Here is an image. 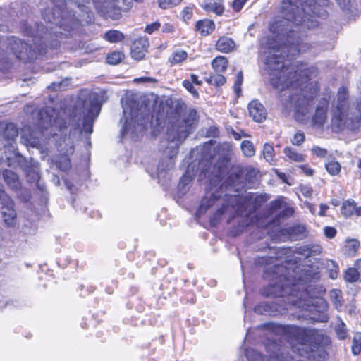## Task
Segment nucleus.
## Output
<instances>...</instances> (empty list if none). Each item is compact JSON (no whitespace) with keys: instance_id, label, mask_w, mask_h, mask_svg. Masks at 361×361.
<instances>
[{"instance_id":"nucleus-38","label":"nucleus","mask_w":361,"mask_h":361,"mask_svg":"<svg viewBox=\"0 0 361 361\" xmlns=\"http://www.w3.org/2000/svg\"><path fill=\"white\" fill-rule=\"evenodd\" d=\"M240 147L245 157H251L255 155V148L251 141L243 140L241 142Z\"/></svg>"},{"instance_id":"nucleus-6","label":"nucleus","mask_w":361,"mask_h":361,"mask_svg":"<svg viewBox=\"0 0 361 361\" xmlns=\"http://www.w3.org/2000/svg\"><path fill=\"white\" fill-rule=\"evenodd\" d=\"M318 336L315 330L305 329L298 326L288 327V341L293 351L301 356L305 355L313 346L314 340Z\"/></svg>"},{"instance_id":"nucleus-62","label":"nucleus","mask_w":361,"mask_h":361,"mask_svg":"<svg viewBox=\"0 0 361 361\" xmlns=\"http://www.w3.org/2000/svg\"><path fill=\"white\" fill-rule=\"evenodd\" d=\"M183 18L185 21L190 20L192 16V9L189 7H186L183 9Z\"/></svg>"},{"instance_id":"nucleus-51","label":"nucleus","mask_w":361,"mask_h":361,"mask_svg":"<svg viewBox=\"0 0 361 361\" xmlns=\"http://www.w3.org/2000/svg\"><path fill=\"white\" fill-rule=\"evenodd\" d=\"M324 234L326 238L333 239L337 234V230L333 226H327L324 228Z\"/></svg>"},{"instance_id":"nucleus-3","label":"nucleus","mask_w":361,"mask_h":361,"mask_svg":"<svg viewBox=\"0 0 361 361\" xmlns=\"http://www.w3.org/2000/svg\"><path fill=\"white\" fill-rule=\"evenodd\" d=\"M198 121L197 113L191 109L187 115L179 116L174 123H170L167 127V140L174 144L173 154L163 158L157 166L158 178L164 177V174L171 170L175 161L173 157L177 154L179 145L190 135L196 127Z\"/></svg>"},{"instance_id":"nucleus-61","label":"nucleus","mask_w":361,"mask_h":361,"mask_svg":"<svg viewBox=\"0 0 361 361\" xmlns=\"http://www.w3.org/2000/svg\"><path fill=\"white\" fill-rule=\"evenodd\" d=\"M191 179L192 178L190 176H188L187 174H184L180 179L178 187L180 188H183L191 181Z\"/></svg>"},{"instance_id":"nucleus-2","label":"nucleus","mask_w":361,"mask_h":361,"mask_svg":"<svg viewBox=\"0 0 361 361\" xmlns=\"http://www.w3.org/2000/svg\"><path fill=\"white\" fill-rule=\"evenodd\" d=\"M268 199L267 195L253 193H248L245 196L231 195L226 197V202L224 203L222 207L217 210L216 214H224L231 207L235 210L238 214L242 216L238 220V226L233 227L230 231L232 236L239 235L245 228L251 224H255L259 228H267L271 224L270 210L267 211V214L264 217L253 216L252 213L259 208Z\"/></svg>"},{"instance_id":"nucleus-39","label":"nucleus","mask_w":361,"mask_h":361,"mask_svg":"<svg viewBox=\"0 0 361 361\" xmlns=\"http://www.w3.org/2000/svg\"><path fill=\"white\" fill-rule=\"evenodd\" d=\"M226 81V78L221 74H216L206 78V82L216 87L222 86Z\"/></svg>"},{"instance_id":"nucleus-41","label":"nucleus","mask_w":361,"mask_h":361,"mask_svg":"<svg viewBox=\"0 0 361 361\" xmlns=\"http://www.w3.org/2000/svg\"><path fill=\"white\" fill-rule=\"evenodd\" d=\"M348 99V91L345 87H341L338 91L337 105L345 106Z\"/></svg>"},{"instance_id":"nucleus-37","label":"nucleus","mask_w":361,"mask_h":361,"mask_svg":"<svg viewBox=\"0 0 361 361\" xmlns=\"http://www.w3.org/2000/svg\"><path fill=\"white\" fill-rule=\"evenodd\" d=\"M124 54L119 51H113L106 56V62L111 65H116L124 59Z\"/></svg>"},{"instance_id":"nucleus-43","label":"nucleus","mask_w":361,"mask_h":361,"mask_svg":"<svg viewBox=\"0 0 361 361\" xmlns=\"http://www.w3.org/2000/svg\"><path fill=\"white\" fill-rule=\"evenodd\" d=\"M188 54L186 51L183 50L178 51L173 53L171 59H170V62L171 63H179L182 61H185L187 59Z\"/></svg>"},{"instance_id":"nucleus-33","label":"nucleus","mask_w":361,"mask_h":361,"mask_svg":"<svg viewBox=\"0 0 361 361\" xmlns=\"http://www.w3.org/2000/svg\"><path fill=\"white\" fill-rule=\"evenodd\" d=\"M212 66L216 73H223L228 67V61L224 56H217L213 59Z\"/></svg>"},{"instance_id":"nucleus-59","label":"nucleus","mask_w":361,"mask_h":361,"mask_svg":"<svg viewBox=\"0 0 361 361\" xmlns=\"http://www.w3.org/2000/svg\"><path fill=\"white\" fill-rule=\"evenodd\" d=\"M247 0H234L233 8L235 11H240Z\"/></svg>"},{"instance_id":"nucleus-5","label":"nucleus","mask_w":361,"mask_h":361,"mask_svg":"<svg viewBox=\"0 0 361 361\" xmlns=\"http://www.w3.org/2000/svg\"><path fill=\"white\" fill-rule=\"evenodd\" d=\"M127 110L123 109L125 124L121 129L123 136L130 135L133 139H137L147 129L148 123L152 119L149 109L146 107L129 113L130 118L127 116Z\"/></svg>"},{"instance_id":"nucleus-35","label":"nucleus","mask_w":361,"mask_h":361,"mask_svg":"<svg viewBox=\"0 0 361 361\" xmlns=\"http://www.w3.org/2000/svg\"><path fill=\"white\" fill-rule=\"evenodd\" d=\"M343 278L348 283H355L358 281H361V275L353 267H348L343 274Z\"/></svg>"},{"instance_id":"nucleus-25","label":"nucleus","mask_w":361,"mask_h":361,"mask_svg":"<svg viewBox=\"0 0 361 361\" xmlns=\"http://www.w3.org/2000/svg\"><path fill=\"white\" fill-rule=\"evenodd\" d=\"M3 178L8 186L14 190L20 188V182L18 175L11 170L6 169L3 171Z\"/></svg>"},{"instance_id":"nucleus-45","label":"nucleus","mask_w":361,"mask_h":361,"mask_svg":"<svg viewBox=\"0 0 361 361\" xmlns=\"http://www.w3.org/2000/svg\"><path fill=\"white\" fill-rule=\"evenodd\" d=\"M22 138L27 142V144L32 147H39L40 146V140L39 138L33 137L31 134L27 135L25 133L22 135Z\"/></svg>"},{"instance_id":"nucleus-12","label":"nucleus","mask_w":361,"mask_h":361,"mask_svg":"<svg viewBox=\"0 0 361 361\" xmlns=\"http://www.w3.org/2000/svg\"><path fill=\"white\" fill-rule=\"evenodd\" d=\"M258 171L253 168L247 167L239 172L231 173L228 178V182L235 190L238 191L240 188H243L247 184H255Z\"/></svg>"},{"instance_id":"nucleus-50","label":"nucleus","mask_w":361,"mask_h":361,"mask_svg":"<svg viewBox=\"0 0 361 361\" xmlns=\"http://www.w3.org/2000/svg\"><path fill=\"white\" fill-rule=\"evenodd\" d=\"M311 151L315 156L319 158H324L328 154V150L326 149L322 148L319 146H313Z\"/></svg>"},{"instance_id":"nucleus-47","label":"nucleus","mask_w":361,"mask_h":361,"mask_svg":"<svg viewBox=\"0 0 361 361\" xmlns=\"http://www.w3.org/2000/svg\"><path fill=\"white\" fill-rule=\"evenodd\" d=\"M243 81V72L240 71L236 75L235 81L233 85V90L235 93L237 94L238 97L240 96V94L241 92V88L240 86Z\"/></svg>"},{"instance_id":"nucleus-57","label":"nucleus","mask_w":361,"mask_h":361,"mask_svg":"<svg viewBox=\"0 0 361 361\" xmlns=\"http://www.w3.org/2000/svg\"><path fill=\"white\" fill-rule=\"evenodd\" d=\"M161 27V24L159 22H154L149 24L146 26L145 32L148 34H152L154 31L158 30Z\"/></svg>"},{"instance_id":"nucleus-20","label":"nucleus","mask_w":361,"mask_h":361,"mask_svg":"<svg viewBox=\"0 0 361 361\" xmlns=\"http://www.w3.org/2000/svg\"><path fill=\"white\" fill-rule=\"evenodd\" d=\"M212 171H210L209 169H204L202 173L211 182L219 183L226 171V166L222 163L218 162L212 166Z\"/></svg>"},{"instance_id":"nucleus-16","label":"nucleus","mask_w":361,"mask_h":361,"mask_svg":"<svg viewBox=\"0 0 361 361\" xmlns=\"http://www.w3.org/2000/svg\"><path fill=\"white\" fill-rule=\"evenodd\" d=\"M341 214L345 219L354 216L356 217L361 216V205L357 206V202L353 199H347L341 204Z\"/></svg>"},{"instance_id":"nucleus-30","label":"nucleus","mask_w":361,"mask_h":361,"mask_svg":"<svg viewBox=\"0 0 361 361\" xmlns=\"http://www.w3.org/2000/svg\"><path fill=\"white\" fill-rule=\"evenodd\" d=\"M324 167L327 173L331 176L339 175L341 171V165L335 157H332L328 160L325 163Z\"/></svg>"},{"instance_id":"nucleus-23","label":"nucleus","mask_w":361,"mask_h":361,"mask_svg":"<svg viewBox=\"0 0 361 361\" xmlns=\"http://www.w3.org/2000/svg\"><path fill=\"white\" fill-rule=\"evenodd\" d=\"M202 7L207 12H213L221 16L224 11V6L222 0H205Z\"/></svg>"},{"instance_id":"nucleus-63","label":"nucleus","mask_w":361,"mask_h":361,"mask_svg":"<svg viewBox=\"0 0 361 361\" xmlns=\"http://www.w3.org/2000/svg\"><path fill=\"white\" fill-rule=\"evenodd\" d=\"M219 129L216 126H210L207 132V135L208 137H216L218 136Z\"/></svg>"},{"instance_id":"nucleus-29","label":"nucleus","mask_w":361,"mask_h":361,"mask_svg":"<svg viewBox=\"0 0 361 361\" xmlns=\"http://www.w3.org/2000/svg\"><path fill=\"white\" fill-rule=\"evenodd\" d=\"M259 336L262 339L264 338L267 341H264V345L267 353L270 350L269 338L271 336V322H267L257 327Z\"/></svg>"},{"instance_id":"nucleus-32","label":"nucleus","mask_w":361,"mask_h":361,"mask_svg":"<svg viewBox=\"0 0 361 361\" xmlns=\"http://www.w3.org/2000/svg\"><path fill=\"white\" fill-rule=\"evenodd\" d=\"M245 355L248 361H270V355H264L256 350L249 348L246 350Z\"/></svg>"},{"instance_id":"nucleus-56","label":"nucleus","mask_w":361,"mask_h":361,"mask_svg":"<svg viewBox=\"0 0 361 361\" xmlns=\"http://www.w3.org/2000/svg\"><path fill=\"white\" fill-rule=\"evenodd\" d=\"M18 163L20 167L25 171V172H30V166L28 161L23 157L19 156L18 157Z\"/></svg>"},{"instance_id":"nucleus-34","label":"nucleus","mask_w":361,"mask_h":361,"mask_svg":"<svg viewBox=\"0 0 361 361\" xmlns=\"http://www.w3.org/2000/svg\"><path fill=\"white\" fill-rule=\"evenodd\" d=\"M283 153L291 161L295 162H302L305 161V155L298 152L295 149L290 147H286L283 149Z\"/></svg>"},{"instance_id":"nucleus-10","label":"nucleus","mask_w":361,"mask_h":361,"mask_svg":"<svg viewBox=\"0 0 361 361\" xmlns=\"http://www.w3.org/2000/svg\"><path fill=\"white\" fill-rule=\"evenodd\" d=\"M259 66L264 83L271 82V38L269 35L259 39Z\"/></svg>"},{"instance_id":"nucleus-40","label":"nucleus","mask_w":361,"mask_h":361,"mask_svg":"<svg viewBox=\"0 0 361 361\" xmlns=\"http://www.w3.org/2000/svg\"><path fill=\"white\" fill-rule=\"evenodd\" d=\"M344 107L342 104L336 105L332 114V121H336L340 124L344 118Z\"/></svg>"},{"instance_id":"nucleus-17","label":"nucleus","mask_w":361,"mask_h":361,"mask_svg":"<svg viewBox=\"0 0 361 361\" xmlns=\"http://www.w3.org/2000/svg\"><path fill=\"white\" fill-rule=\"evenodd\" d=\"M149 40L146 37H140L134 41L131 47V56L135 60L142 59L149 47Z\"/></svg>"},{"instance_id":"nucleus-26","label":"nucleus","mask_w":361,"mask_h":361,"mask_svg":"<svg viewBox=\"0 0 361 361\" xmlns=\"http://www.w3.org/2000/svg\"><path fill=\"white\" fill-rule=\"evenodd\" d=\"M0 130L3 137L8 142L14 140L18 135V129L13 123H6L4 126H0Z\"/></svg>"},{"instance_id":"nucleus-1","label":"nucleus","mask_w":361,"mask_h":361,"mask_svg":"<svg viewBox=\"0 0 361 361\" xmlns=\"http://www.w3.org/2000/svg\"><path fill=\"white\" fill-rule=\"evenodd\" d=\"M302 39L287 27L279 28L272 23V87L281 91L300 89L311 78V68L292 61L300 52Z\"/></svg>"},{"instance_id":"nucleus-18","label":"nucleus","mask_w":361,"mask_h":361,"mask_svg":"<svg viewBox=\"0 0 361 361\" xmlns=\"http://www.w3.org/2000/svg\"><path fill=\"white\" fill-rule=\"evenodd\" d=\"M255 265L257 270L262 272V278L268 283H271V257L268 256L257 257L255 259Z\"/></svg>"},{"instance_id":"nucleus-9","label":"nucleus","mask_w":361,"mask_h":361,"mask_svg":"<svg viewBox=\"0 0 361 361\" xmlns=\"http://www.w3.org/2000/svg\"><path fill=\"white\" fill-rule=\"evenodd\" d=\"M295 209L293 203L284 196H279L272 200V229L279 226L282 221L294 216Z\"/></svg>"},{"instance_id":"nucleus-54","label":"nucleus","mask_w":361,"mask_h":361,"mask_svg":"<svg viewBox=\"0 0 361 361\" xmlns=\"http://www.w3.org/2000/svg\"><path fill=\"white\" fill-rule=\"evenodd\" d=\"M56 165L61 171H66L71 168V161L69 159L64 157L59 161Z\"/></svg>"},{"instance_id":"nucleus-11","label":"nucleus","mask_w":361,"mask_h":361,"mask_svg":"<svg viewBox=\"0 0 361 361\" xmlns=\"http://www.w3.org/2000/svg\"><path fill=\"white\" fill-rule=\"evenodd\" d=\"M8 41L9 49L18 60L26 63L37 57V54L35 49L23 40L16 37H11L8 39Z\"/></svg>"},{"instance_id":"nucleus-60","label":"nucleus","mask_w":361,"mask_h":361,"mask_svg":"<svg viewBox=\"0 0 361 361\" xmlns=\"http://www.w3.org/2000/svg\"><path fill=\"white\" fill-rule=\"evenodd\" d=\"M339 268L338 265L334 264L333 268L329 269V277L332 279H336L338 277Z\"/></svg>"},{"instance_id":"nucleus-53","label":"nucleus","mask_w":361,"mask_h":361,"mask_svg":"<svg viewBox=\"0 0 361 361\" xmlns=\"http://www.w3.org/2000/svg\"><path fill=\"white\" fill-rule=\"evenodd\" d=\"M136 83H149V84H157L158 82V80L155 78L152 77H140V78H136L133 80Z\"/></svg>"},{"instance_id":"nucleus-28","label":"nucleus","mask_w":361,"mask_h":361,"mask_svg":"<svg viewBox=\"0 0 361 361\" xmlns=\"http://www.w3.org/2000/svg\"><path fill=\"white\" fill-rule=\"evenodd\" d=\"M219 201L218 198L214 195L211 194L209 197H204L200 202V204L196 212V214L198 216L203 215L211 207L214 206V204Z\"/></svg>"},{"instance_id":"nucleus-36","label":"nucleus","mask_w":361,"mask_h":361,"mask_svg":"<svg viewBox=\"0 0 361 361\" xmlns=\"http://www.w3.org/2000/svg\"><path fill=\"white\" fill-rule=\"evenodd\" d=\"M104 39L111 43L121 42L124 39L123 34L118 30H109L104 34Z\"/></svg>"},{"instance_id":"nucleus-48","label":"nucleus","mask_w":361,"mask_h":361,"mask_svg":"<svg viewBox=\"0 0 361 361\" xmlns=\"http://www.w3.org/2000/svg\"><path fill=\"white\" fill-rule=\"evenodd\" d=\"M305 140V134L302 131L298 130L295 133V134L293 136V140H291V142L294 145H301Z\"/></svg>"},{"instance_id":"nucleus-42","label":"nucleus","mask_w":361,"mask_h":361,"mask_svg":"<svg viewBox=\"0 0 361 361\" xmlns=\"http://www.w3.org/2000/svg\"><path fill=\"white\" fill-rule=\"evenodd\" d=\"M352 352L354 355H358L361 352V334L356 333L354 335L353 345H352Z\"/></svg>"},{"instance_id":"nucleus-4","label":"nucleus","mask_w":361,"mask_h":361,"mask_svg":"<svg viewBox=\"0 0 361 361\" xmlns=\"http://www.w3.org/2000/svg\"><path fill=\"white\" fill-rule=\"evenodd\" d=\"M102 105L100 96L94 92L89 93L84 99H79L75 109V117L78 112V121L82 118V128L85 132L92 133L93 124L100 113Z\"/></svg>"},{"instance_id":"nucleus-24","label":"nucleus","mask_w":361,"mask_h":361,"mask_svg":"<svg viewBox=\"0 0 361 361\" xmlns=\"http://www.w3.org/2000/svg\"><path fill=\"white\" fill-rule=\"evenodd\" d=\"M235 43L230 37H221L216 43V49L222 53H229L235 49Z\"/></svg>"},{"instance_id":"nucleus-27","label":"nucleus","mask_w":361,"mask_h":361,"mask_svg":"<svg viewBox=\"0 0 361 361\" xmlns=\"http://www.w3.org/2000/svg\"><path fill=\"white\" fill-rule=\"evenodd\" d=\"M195 29L201 35L207 36L211 34L215 29L214 23L208 19L200 20L197 22Z\"/></svg>"},{"instance_id":"nucleus-14","label":"nucleus","mask_w":361,"mask_h":361,"mask_svg":"<svg viewBox=\"0 0 361 361\" xmlns=\"http://www.w3.org/2000/svg\"><path fill=\"white\" fill-rule=\"evenodd\" d=\"M313 97H307L299 93H294L289 95V102L293 105L296 113H300L302 115H305L310 110L311 102Z\"/></svg>"},{"instance_id":"nucleus-22","label":"nucleus","mask_w":361,"mask_h":361,"mask_svg":"<svg viewBox=\"0 0 361 361\" xmlns=\"http://www.w3.org/2000/svg\"><path fill=\"white\" fill-rule=\"evenodd\" d=\"M328 102H326L322 106L316 108L314 114L312 118L313 126L322 127L327 119Z\"/></svg>"},{"instance_id":"nucleus-55","label":"nucleus","mask_w":361,"mask_h":361,"mask_svg":"<svg viewBox=\"0 0 361 361\" xmlns=\"http://www.w3.org/2000/svg\"><path fill=\"white\" fill-rule=\"evenodd\" d=\"M336 332L338 337L340 339H344L346 337V331L345 329V324L343 322L337 324L335 328Z\"/></svg>"},{"instance_id":"nucleus-52","label":"nucleus","mask_w":361,"mask_h":361,"mask_svg":"<svg viewBox=\"0 0 361 361\" xmlns=\"http://www.w3.org/2000/svg\"><path fill=\"white\" fill-rule=\"evenodd\" d=\"M272 171L276 174L279 178L281 180L282 183H286L288 185H291L292 183L288 180V176L285 172H281L277 169H272Z\"/></svg>"},{"instance_id":"nucleus-49","label":"nucleus","mask_w":361,"mask_h":361,"mask_svg":"<svg viewBox=\"0 0 361 361\" xmlns=\"http://www.w3.org/2000/svg\"><path fill=\"white\" fill-rule=\"evenodd\" d=\"M183 87L195 98L199 97L197 90L194 87L193 84L187 80L183 81Z\"/></svg>"},{"instance_id":"nucleus-58","label":"nucleus","mask_w":361,"mask_h":361,"mask_svg":"<svg viewBox=\"0 0 361 361\" xmlns=\"http://www.w3.org/2000/svg\"><path fill=\"white\" fill-rule=\"evenodd\" d=\"M299 168L307 176H312L314 173V170L312 169L308 164L300 165Z\"/></svg>"},{"instance_id":"nucleus-44","label":"nucleus","mask_w":361,"mask_h":361,"mask_svg":"<svg viewBox=\"0 0 361 361\" xmlns=\"http://www.w3.org/2000/svg\"><path fill=\"white\" fill-rule=\"evenodd\" d=\"M255 312L261 315H269L271 312V305L269 302H260L255 307Z\"/></svg>"},{"instance_id":"nucleus-21","label":"nucleus","mask_w":361,"mask_h":361,"mask_svg":"<svg viewBox=\"0 0 361 361\" xmlns=\"http://www.w3.org/2000/svg\"><path fill=\"white\" fill-rule=\"evenodd\" d=\"M5 199L6 200V205L2 207L1 214L5 224L10 226L14 224L16 213L13 209V201L6 195H5Z\"/></svg>"},{"instance_id":"nucleus-13","label":"nucleus","mask_w":361,"mask_h":361,"mask_svg":"<svg viewBox=\"0 0 361 361\" xmlns=\"http://www.w3.org/2000/svg\"><path fill=\"white\" fill-rule=\"evenodd\" d=\"M56 23L59 25L61 29L68 32L63 34L65 37H68L71 35L70 32L71 30H74L79 27L80 21L75 17V14L72 13V12L62 11L61 19L58 20ZM59 33L63 35L61 32H59Z\"/></svg>"},{"instance_id":"nucleus-15","label":"nucleus","mask_w":361,"mask_h":361,"mask_svg":"<svg viewBox=\"0 0 361 361\" xmlns=\"http://www.w3.org/2000/svg\"><path fill=\"white\" fill-rule=\"evenodd\" d=\"M319 278L320 274L317 268L312 265L307 266L300 271L298 281H294L292 285L295 286L298 284H307L318 281Z\"/></svg>"},{"instance_id":"nucleus-7","label":"nucleus","mask_w":361,"mask_h":361,"mask_svg":"<svg viewBox=\"0 0 361 361\" xmlns=\"http://www.w3.org/2000/svg\"><path fill=\"white\" fill-rule=\"evenodd\" d=\"M317 0H288L283 1V12L284 18L293 23L298 24L305 21L304 17L298 19L301 13L306 14L310 11L314 12Z\"/></svg>"},{"instance_id":"nucleus-46","label":"nucleus","mask_w":361,"mask_h":361,"mask_svg":"<svg viewBox=\"0 0 361 361\" xmlns=\"http://www.w3.org/2000/svg\"><path fill=\"white\" fill-rule=\"evenodd\" d=\"M182 0H158L159 6L163 9H167L176 6L181 3Z\"/></svg>"},{"instance_id":"nucleus-64","label":"nucleus","mask_w":361,"mask_h":361,"mask_svg":"<svg viewBox=\"0 0 361 361\" xmlns=\"http://www.w3.org/2000/svg\"><path fill=\"white\" fill-rule=\"evenodd\" d=\"M79 8L84 13L87 14L88 20L87 22H92L93 19V13L89 10V8L85 6H79Z\"/></svg>"},{"instance_id":"nucleus-8","label":"nucleus","mask_w":361,"mask_h":361,"mask_svg":"<svg viewBox=\"0 0 361 361\" xmlns=\"http://www.w3.org/2000/svg\"><path fill=\"white\" fill-rule=\"evenodd\" d=\"M307 227L302 223H295L285 227L272 229V240L279 242L300 241L308 235Z\"/></svg>"},{"instance_id":"nucleus-19","label":"nucleus","mask_w":361,"mask_h":361,"mask_svg":"<svg viewBox=\"0 0 361 361\" xmlns=\"http://www.w3.org/2000/svg\"><path fill=\"white\" fill-rule=\"evenodd\" d=\"M249 115L256 122H262L267 117L264 106L257 100L250 102L247 106Z\"/></svg>"},{"instance_id":"nucleus-31","label":"nucleus","mask_w":361,"mask_h":361,"mask_svg":"<svg viewBox=\"0 0 361 361\" xmlns=\"http://www.w3.org/2000/svg\"><path fill=\"white\" fill-rule=\"evenodd\" d=\"M345 247L347 255L354 257L357 255L360 247V243L356 238L348 239L346 240Z\"/></svg>"}]
</instances>
